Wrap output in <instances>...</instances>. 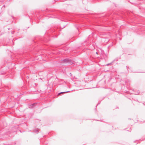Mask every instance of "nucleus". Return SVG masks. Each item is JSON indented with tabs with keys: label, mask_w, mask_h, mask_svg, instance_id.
Here are the masks:
<instances>
[{
	"label": "nucleus",
	"mask_w": 145,
	"mask_h": 145,
	"mask_svg": "<svg viewBox=\"0 0 145 145\" xmlns=\"http://www.w3.org/2000/svg\"><path fill=\"white\" fill-rule=\"evenodd\" d=\"M63 92H61V93H59V94H61V93H63Z\"/></svg>",
	"instance_id": "4"
},
{
	"label": "nucleus",
	"mask_w": 145,
	"mask_h": 145,
	"mask_svg": "<svg viewBox=\"0 0 145 145\" xmlns=\"http://www.w3.org/2000/svg\"><path fill=\"white\" fill-rule=\"evenodd\" d=\"M69 74L71 76V78L72 79H74L75 78H76L74 76V77H73V76H72V75L71 74V73H69Z\"/></svg>",
	"instance_id": "3"
},
{
	"label": "nucleus",
	"mask_w": 145,
	"mask_h": 145,
	"mask_svg": "<svg viewBox=\"0 0 145 145\" xmlns=\"http://www.w3.org/2000/svg\"><path fill=\"white\" fill-rule=\"evenodd\" d=\"M126 67H127H127L126 66Z\"/></svg>",
	"instance_id": "6"
},
{
	"label": "nucleus",
	"mask_w": 145,
	"mask_h": 145,
	"mask_svg": "<svg viewBox=\"0 0 145 145\" xmlns=\"http://www.w3.org/2000/svg\"><path fill=\"white\" fill-rule=\"evenodd\" d=\"M61 61L62 63H67L70 65H71L72 63V62L71 61V60L70 59H65L61 60Z\"/></svg>",
	"instance_id": "1"
},
{
	"label": "nucleus",
	"mask_w": 145,
	"mask_h": 145,
	"mask_svg": "<svg viewBox=\"0 0 145 145\" xmlns=\"http://www.w3.org/2000/svg\"><path fill=\"white\" fill-rule=\"evenodd\" d=\"M118 61V59H114L111 63H109L106 65V66H108L109 65H113L114 64V63H115L116 64H117V62Z\"/></svg>",
	"instance_id": "2"
},
{
	"label": "nucleus",
	"mask_w": 145,
	"mask_h": 145,
	"mask_svg": "<svg viewBox=\"0 0 145 145\" xmlns=\"http://www.w3.org/2000/svg\"><path fill=\"white\" fill-rule=\"evenodd\" d=\"M96 54H98V53L97 52H96Z\"/></svg>",
	"instance_id": "5"
}]
</instances>
